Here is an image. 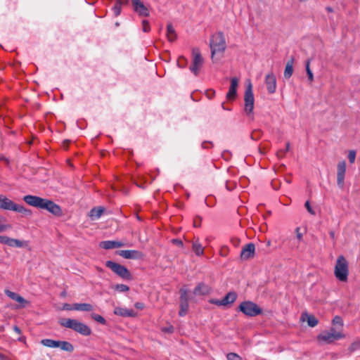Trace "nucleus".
I'll return each instance as SVG.
<instances>
[{
    "label": "nucleus",
    "mask_w": 360,
    "mask_h": 360,
    "mask_svg": "<svg viewBox=\"0 0 360 360\" xmlns=\"http://www.w3.org/2000/svg\"><path fill=\"white\" fill-rule=\"evenodd\" d=\"M13 330L18 335L21 334V330L20 329V328L17 326H13Z\"/></svg>",
    "instance_id": "58"
},
{
    "label": "nucleus",
    "mask_w": 360,
    "mask_h": 360,
    "mask_svg": "<svg viewBox=\"0 0 360 360\" xmlns=\"http://www.w3.org/2000/svg\"><path fill=\"white\" fill-rule=\"evenodd\" d=\"M27 244L26 241H22L18 239L10 238L8 246L12 248H23L27 246Z\"/></svg>",
    "instance_id": "28"
},
{
    "label": "nucleus",
    "mask_w": 360,
    "mask_h": 360,
    "mask_svg": "<svg viewBox=\"0 0 360 360\" xmlns=\"http://www.w3.org/2000/svg\"><path fill=\"white\" fill-rule=\"evenodd\" d=\"M16 203L6 196L0 195V209L4 210L14 211Z\"/></svg>",
    "instance_id": "16"
},
{
    "label": "nucleus",
    "mask_w": 360,
    "mask_h": 360,
    "mask_svg": "<svg viewBox=\"0 0 360 360\" xmlns=\"http://www.w3.org/2000/svg\"><path fill=\"white\" fill-rule=\"evenodd\" d=\"M210 292V288L203 283H198L193 290V294L195 295H205L209 294Z\"/></svg>",
    "instance_id": "19"
},
{
    "label": "nucleus",
    "mask_w": 360,
    "mask_h": 360,
    "mask_svg": "<svg viewBox=\"0 0 360 360\" xmlns=\"http://www.w3.org/2000/svg\"><path fill=\"white\" fill-rule=\"evenodd\" d=\"M100 247L105 249H113L124 246V243L116 240H104L100 243Z\"/></svg>",
    "instance_id": "18"
},
{
    "label": "nucleus",
    "mask_w": 360,
    "mask_h": 360,
    "mask_svg": "<svg viewBox=\"0 0 360 360\" xmlns=\"http://www.w3.org/2000/svg\"><path fill=\"white\" fill-rule=\"evenodd\" d=\"M129 2V0H122V5L127 4Z\"/></svg>",
    "instance_id": "61"
},
{
    "label": "nucleus",
    "mask_w": 360,
    "mask_h": 360,
    "mask_svg": "<svg viewBox=\"0 0 360 360\" xmlns=\"http://www.w3.org/2000/svg\"><path fill=\"white\" fill-rule=\"evenodd\" d=\"M188 309V302H180L179 316H184L186 314Z\"/></svg>",
    "instance_id": "31"
},
{
    "label": "nucleus",
    "mask_w": 360,
    "mask_h": 360,
    "mask_svg": "<svg viewBox=\"0 0 360 360\" xmlns=\"http://www.w3.org/2000/svg\"><path fill=\"white\" fill-rule=\"evenodd\" d=\"M117 254L124 259H139L143 257L141 252L135 250H122L118 251Z\"/></svg>",
    "instance_id": "11"
},
{
    "label": "nucleus",
    "mask_w": 360,
    "mask_h": 360,
    "mask_svg": "<svg viewBox=\"0 0 360 360\" xmlns=\"http://www.w3.org/2000/svg\"><path fill=\"white\" fill-rule=\"evenodd\" d=\"M238 86V79L233 77L231 79V84L228 93L226 94V98L228 100H234L237 95V88Z\"/></svg>",
    "instance_id": "14"
},
{
    "label": "nucleus",
    "mask_w": 360,
    "mask_h": 360,
    "mask_svg": "<svg viewBox=\"0 0 360 360\" xmlns=\"http://www.w3.org/2000/svg\"><path fill=\"white\" fill-rule=\"evenodd\" d=\"M192 249L198 256H200L204 253V248L198 241L193 242Z\"/></svg>",
    "instance_id": "30"
},
{
    "label": "nucleus",
    "mask_w": 360,
    "mask_h": 360,
    "mask_svg": "<svg viewBox=\"0 0 360 360\" xmlns=\"http://www.w3.org/2000/svg\"><path fill=\"white\" fill-rule=\"evenodd\" d=\"M210 46L211 49V58L214 62L215 55L217 53H223L226 47L225 38L221 32L212 36Z\"/></svg>",
    "instance_id": "3"
},
{
    "label": "nucleus",
    "mask_w": 360,
    "mask_h": 360,
    "mask_svg": "<svg viewBox=\"0 0 360 360\" xmlns=\"http://www.w3.org/2000/svg\"><path fill=\"white\" fill-rule=\"evenodd\" d=\"M74 310L91 311L94 309V307L88 303H75L73 304Z\"/></svg>",
    "instance_id": "23"
},
{
    "label": "nucleus",
    "mask_w": 360,
    "mask_h": 360,
    "mask_svg": "<svg viewBox=\"0 0 360 360\" xmlns=\"http://www.w3.org/2000/svg\"><path fill=\"white\" fill-rule=\"evenodd\" d=\"M115 289L120 292H127L129 290V288L124 284H117L115 285Z\"/></svg>",
    "instance_id": "35"
},
{
    "label": "nucleus",
    "mask_w": 360,
    "mask_h": 360,
    "mask_svg": "<svg viewBox=\"0 0 360 360\" xmlns=\"http://www.w3.org/2000/svg\"><path fill=\"white\" fill-rule=\"evenodd\" d=\"M0 360H9V359H6L3 356H0Z\"/></svg>",
    "instance_id": "64"
},
{
    "label": "nucleus",
    "mask_w": 360,
    "mask_h": 360,
    "mask_svg": "<svg viewBox=\"0 0 360 360\" xmlns=\"http://www.w3.org/2000/svg\"><path fill=\"white\" fill-rule=\"evenodd\" d=\"M103 212L104 208L102 207H94L90 210L89 216L92 220H96L101 217Z\"/></svg>",
    "instance_id": "21"
},
{
    "label": "nucleus",
    "mask_w": 360,
    "mask_h": 360,
    "mask_svg": "<svg viewBox=\"0 0 360 360\" xmlns=\"http://www.w3.org/2000/svg\"><path fill=\"white\" fill-rule=\"evenodd\" d=\"M59 323L61 326L72 329L84 336H89L91 334V328L77 319H63L59 321Z\"/></svg>",
    "instance_id": "2"
},
{
    "label": "nucleus",
    "mask_w": 360,
    "mask_h": 360,
    "mask_svg": "<svg viewBox=\"0 0 360 360\" xmlns=\"http://www.w3.org/2000/svg\"><path fill=\"white\" fill-rule=\"evenodd\" d=\"M5 294L8 297H10L11 299L13 300H15L16 297H18V294L14 292H12L9 290H5Z\"/></svg>",
    "instance_id": "43"
},
{
    "label": "nucleus",
    "mask_w": 360,
    "mask_h": 360,
    "mask_svg": "<svg viewBox=\"0 0 360 360\" xmlns=\"http://www.w3.org/2000/svg\"><path fill=\"white\" fill-rule=\"evenodd\" d=\"M228 360H242L240 356L236 353H229L227 354Z\"/></svg>",
    "instance_id": "42"
},
{
    "label": "nucleus",
    "mask_w": 360,
    "mask_h": 360,
    "mask_svg": "<svg viewBox=\"0 0 360 360\" xmlns=\"http://www.w3.org/2000/svg\"><path fill=\"white\" fill-rule=\"evenodd\" d=\"M265 84L267 91L269 94H272L276 90V78L275 75L271 72L268 73L265 77Z\"/></svg>",
    "instance_id": "10"
},
{
    "label": "nucleus",
    "mask_w": 360,
    "mask_h": 360,
    "mask_svg": "<svg viewBox=\"0 0 360 360\" xmlns=\"http://www.w3.org/2000/svg\"><path fill=\"white\" fill-rule=\"evenodd\" d=\"M41 344L46 347L56 348L58 345V340H54L52 339H43L41 340Z\"/></svg>",
    "instance_id": "29"
},
{
    "label": "nucleus",
    "mask_w": 360,
    "mask_h": 360,
    "mask_svg": "<svg viewBox=\"0 0 360 360\" xmlns=\"http://www.w3.org/2000/svg\"><path fill=\"white\" fill-rule=\"evenodd\" d=\"M286 152L283 150H279L276 153V155L278 158H283L285 156Z\"/></svg>",
    "instance_id": "54"
},
{
    "label": "nucleus",
    "mask_w": 360,
    "mask_h": 360,
    "mask_svg": "<svg viewBox=\"0 0 360 360\" xmlns=\"http://www.w3.org/2000/svg\"><path fill=\"white\" fill-rule=\"evenodd\" d=\"M135 12L140 16L147 17L149 15L148 8L140 0H131Z\"/></svg>",
    "instance_id": "12"
},
{
    "label": "nucleus",
    "mask_w": 360,
    "mask_h": 360,
    "mask_svg": "<svg viewBox=\"0 0 360 360\" xmlns=\"http://www.w3.org/2000/svg\"><path fill=\"white\" fill-rule=\"evenodd\" d=\"M91 318H92L94 320H95L96 321H97V322H98V323H101V324H103V325H104V324H105V323H106V321H105V319H104L102 316H101V315H99V314H92L91 315Z\"/></svg>",
    "instance_id": "34"
},
{
    "label": "nucleus",
    "mask_w": 360,
    "mask_h": 360,
    "mask_svg": "<svg viewBox=\"0 0 360 360\" xmlns=\"http://www.w3.org/2000/svg\"><path fill=\"white\" fill-rule=\"evenodd\" d=\"M122 5V0H117L115 6L112 8V11L115 17L118 16L121 13V6Z\"/></svg>",
    "instance_id": "32"
},
{
    "label": "nucleus",
    "mask_w": 360,
    "mask_h": 360,
    "mask_svg": "<svg viewBox=\"0 0 360 360\" xmlns=\"http://www.w3.org/2000/svg\"><path fill=\"white\" fill-rule=\"evenodd\" d=\"M304 316L307 317V323L310 327H315L318 324L319 321L314 315L303 314L301 317L302 321H304Z\"/></svg>",
    "instance_id": "26"
},
{
    "label": "nucleus",
    "mask_w": 360,
    "mask_h": 360,
    "mask_svg": "<svg viewBox=\"0 0 360 360\" xmlns=\"http://www.w3.org/2000/svg\"><path fill=\"white\" fill-rule=\"evenodd\" d=\"M290 144L289 142H287L286 143V147H285V149L284 150L285 152H288L290 150Z\"/></svg>",
    "instance_id": "60"
},
{
    "label": "nucleus",
    "mask_w": 360,
    "mask_h": 360,
    "mask_svg": "<svg viewBox=\"0 0 360 360\" xmlns=\"http://www.w3.org/2000/svg\"><path fill=\"white\" fill-rule=\"evenodd\" d=\"M334 274L337 279L346 282L349 275L348 262L345 257L340 255L338 257L334 269Z\"/></svg>",
    "instance_id": "4"
},
{
    "label": "nucleus",
    "mask_w": 360,
    "mask_h": 360,
    "mask_svg": "<svg viewBox=\"0 0 360 360\" xmlns=\"http://www.w3.org/2000/svg\"><path fill=\"white\" fill-rule=\"evenodd\" d=\"M114 314L122 317H135L137 315L136 312L133 309H127L120 307L115 308Z\"/></svg>",
    "instance_id": "17"
},
{
    "label": "nucleus",
    "mask_w": 360,
    "mask_h": 360,
    "mask_svg": "<svg viewBox=\"0 0 360 360\" xmlns=\"http://www.w3.org/2000/svg\"><path fill=\"white\" fill-rule=\"evenodd\" d=\"M345 172L346 162L345 160H342L337 166V184L340 188L344 187Z\"/></svg>",
    "instance_id": "9"
},
{
    "label": "nucleus",
    "mask_w": 360,
    "mask_h": 360,
    "mask_svg": "<svg viewBox=\"0 0 360 360\" xmlns=\"http://www.w3.org/2000/svg\"><path fill=\"white\" fill-rule=\"evenodd\" d=\"M142 29L144 32H150V26L148 20H143L142 21Z\"/></svg>",
    "instance_id": "39"
},
{
    "label": "nucleus",
    "mask_w": 360,
    "mask_h": 360,
    "mask_svg": "<svg viewBox=\"0 0 360 360\" xmlns=\"http://www.w3.org/2000/svg\"><path fill=\"white\" fill-rule=\"evenodd\" d=\"M69 142H70L69 140L63 141V147L65 148H68Z\"/></svg>",
    "instance_id": "59"
},
{
    "label": "nucleus",
    "mask_w": 360,
    "mask_h": 360,
    "mask_svg": "<svg viewBox=\"0 0 360 360\" xmlns=\"http://www.w3.org/2000/svg\"><path fill=\"white\" fill-rule=\"evenodd\" d=\"M359 349H360V341L353 342L348 349L350 352H353Z\"/></svg>",
    "instance_id": "37"
},
{
    "label": "nucleus",
    "mask_w": 360,
    "mask_h": 360,
    "mask_svg": "<svg viewBox=\"0 0 360 360\" xmlns=\"http://www.w3.org/2000/svg\"><path fill=\"white\" fill-rule=\"evenodd\" d=\"M23 200L30 206L46 210L56 216H60L62 214L60 206L52 200L32 195H25Z\"/></svg>",
    "instance_id": "1"
},
{
    "label": "nucleus",
    "mask_w": 360,
    "mask_h": 360,
    "mask_svg": "<svg viewBox=\"0 0 360 360\" xmlns=\"http://www.w3.org/2000/svg\"><path fill=\"white\" fill-rule=\"evenodd\" d=\"M306 72L308 77V80L310 82H312L314 81V75L312 71L310 69V60H308L306 63Z\"/></svg>",
    "instance_id": "33"
},
{
    "label": "nucleus",
    "mask_w": 360,
    "mask_h": 360,
    "mask_svg": "<svg viewBox=\"0 0 360 360\" xmlns=\"http://www.w3.org/2000/svg\"><path fill=\"white\" fill-rule=\"evenodd\" d=\"M293 65H294V58L291 57L286 63L285 70H284V77L285 79H289L292 73H293Z\"/></svg>",
    "instance_id": "20"
},
{
    "label": "nucleus",
    "mask_w": 360,
    "mask_h": 360,
    "mask_svg": "<svg viewBox=\"0 0 360 360\" xmlns=\"http://www.w3.org/2000/svg\"><path fill=\"white\" fill-rule=\"evenodd\" d=\"M134 307L138 309H143L144 308V304L142 302H136Z\"/></svg>",
    "instance_id": "56"
},
{
    "label": "nucleus",
    "mask_w": 360,
    "mask_h": 360,
    "mask_svg": "<svg viewBox=\"0 0 360 360\" xmlns=\"http://www.w3.org/2000/svg\"><path fill=\"white\" fill-rule=\"evenodd\" d=\"M16 302H19V303H21V304H24V303H27V302L22 297L20 296V295H18V297H16L15 300Z\"/></svg>",
    "instance_id": "52"
},
{
    "label": "nucleus",
    "mask_w": 360,
    "mask_h": 360,
    "mask_svg": "<svg viewBox=\"0 0 360 360\" xmlns=\"http://www.w3.org/2000/svg\"><path fill=\"white\" fill-rule=\"evenodd\" d=\"M356 158V151L350 150L348 154V159L351 164H353L355 162Z\"/></svg>",
    "instance_id": "40"
},
{
    "label": "nucleus",
    "mask_w": 360,
    "mask_h": 360,
    "mask_svg": "<svg viewBox=\"0 0 360 360\" xmlns=\"http://www.w3.org/2000/svg\"><path fill=\"white\" fill-rule=\"evenodd\" d=\"M10 238L6 236H0V243L5 244L8 246Z\"/></svg>",
    "instance_id": "45"
},
{
    "label": "nucleus",
    "mask_w": 360,
    "mask_h": 360,
    "mask_svg": "<svg viewBox=\"0 0 360 360\" xmlns=\"http://www.w3.org/2000/svg\"><path fill=\"white\" fill-rule=\"evenodd\" d=\"M62 309L63 310L70 311V310H74V308H73V305H71L70 304L65 303V304H63V306L62 307Z\"/></svg>",
    "instance_id": "49"
},
{
    "label": "nucleus",
    "mask_w": 360,
    "mask_h": 360,
    "mask_svg": "<svg viewBox=\"0 0 360 360\" xmlns=\"http://www.w3.org/2000/svg\"><path fill=\"white\" fill-rule=\"evenodd\" d=\"M229 248L227 246H222L220 249V255L223 257H226L228 255Z\"/></svg>",
    "instance_id": "46"
},
{
    "label": "nucleus",
    "mask_w": 360,
    "mask_h": 360,
    "mask_svg": "<svg viewBox=\"0 0 360 360\" xmlns=\"http://www.w3.org/2000/svg\"><path fill=\"white\" fill-rule=\"evenodd\" d=\"M326 10H327V11H328V12H332V11H333V8H332L331 7H327V8H326Z\"/></svg>",
    "instance_id": "62"
},
{
    "label": "nucleus",
    "mask_w": 360,
    "mask_h": 360,
    "mask_svg": "<svg viewBox=\"0 0 360 360\" xmlns=\"http://www.w3.org/2000/svg\"><path fill=\"white\" fill-rule=\"evenodd\" d=\"M10 229H11V226L10 224H1L0 225V233Z\"/></svg>",
    "instance_id": "50"
},
{
    "label": "nucleus",
    "mask_w": 360,
    "mask_h": 360,
    "mask_svg": "<svg viewBox=\"0 0 360 360\" xmlns=\"http://www.w3.org/2000/svg\"><path fill=\"white\" fill-rule=\"evenodd\" d=\"M172 243L179 247L183 246V242H182V240H179V239H173Z\"/></svg>",
    "instance_id": "55"
},
{
    "label": "nucleus",
    "mask_w": 360,
    "mask_h": 360,
    "mask_svg": "<svg viewBox=\"0 0 360 360\" xmlns=\"http://www.w3.org/2000/svg\"><path fill=\"white\" fill-rule=\"evenodd\" d=\"M318 340L320 342H323L326 344H330L339 339L338 336L336 334L329 333L326 331H323L320 335H319Z\"/></svg>",
    "instance_id": "15"
},
{
    "label": "nucleus",
    "mask_w": 360,
    "mask_h": 360,
    "mask_svg": "<svg viewBox=\"0 0 360 360\" xmlns=\"http://www.w3.org/2000/svg\"><path fill=\"white\" fill-rule=\"evenodd\" d=\"M206 144H207V143H206V142L202 143V147H203V148H206V147H207V145H206Z\"/></svg>",
    "instance_id": "63"
},
{
    "label": "nucleus",
    "mask_w": 360,
    "mask_h": 360,
    "mask_svg": "<svg viewBox=\"0 0 360 360\" xmlns=\"http://www.w3.org/2000/svg\"><path fill=\"white\" fill-rule=\"evenodd\" d=\"M206 95L208 97V98L211 99V98H212L214 96L215 91L214 90H212V89L209 90V91H207Z\"/></svg>",
    "instance_id": "51"
},
{
    "label": "nucleus",
    "mask_w": 360,
    "mask_h": 360,
    "mask_svg": "<svg viewBox=\"0 0 360 360\" xmlns=\"http://www.w3.org/2000/svg\"><path fill=\"white\" fill-rule=\"evenodd\" d=\"M14 212L21 213L26 217H31L32 214V212L30 210L27 209L24 206L18 204H16L15 205Z\"/></svg>",
    "instance_id": "27"
},
{
    "label": "nucleus",
    "mask_w": 360,
    "mask_h": 360,
    "mask_svg": "<svg viewBox=\"0 0 360 360\" xmlns=\"http://www.w3.org/2000/svg\"><path fill=\"white\" fill-rule=\"evenodd\" d=\"M180 292H181L180 302H182V301L188 302L187 290L181 289L180 290Z\"/></svg>",
    "instance_id": "41"
},
{
    "label": "nucleus",
    "mask_w": 360,
    "mask_h": 360,
    "mask_svg": "<svg viewBox=\"0 0 360 360\" xmlns=\"http://www.w3.org/2000/svg\"><path fill=\"white\" fill-rule=\"evenodd\" d=\"M255 246L253 243H250L246 244L241 250L240 258L246 260L252 258L255 255Z\"/></svg>",
    "instance_id": "13"
},
{
    "label": "nucleus",
    "mask_w": 360,
    "mask_h": 360,
    "mask_svg": "<svg viewBox=\"0 0 360 360\" xmlns=\"http://www.w3.org/2000/svg\"><path fill=\"white\" fill-rule=\"evenodd\" d=\"M192 57V65L189 69L195 76H197L198 75L204 63V59L202 57L200 49L198 48L193 49Z\"/></svg>",
    "instance_id": "7"
},
{
    "label": "nucleus",
    "mask_w": 360,
    "mask_h": 360,
    "mask_svg": "<svg viewBox=\"0 0 360 360\" xmlns=\"http://www.w3.org/2000/svg\"><path fill=\"white\" fill-rule=\"evenodd\" d=\"M237 299V294L235 292H229L221 300L222 306H226L233 303Z\"/></svg>",
    "instance_id": "22"
},
{
    "label": "nucleus",
    "mask_w": 360,
    "mask_h": 360,
    "mask_svg": "<svg viewBox=\"0 0 360 360\" xmlns=\"http://www.w3.org/2000/svg\"><path fill=\"white\" fill-rule=\"evenodd\" d=\"M210 303L218 305V306H221L223 302H221V300H210Z\"/></svg>",
    "instance_id": "57"
},
{
    "label": "nucleus",
    "mask_w": 360,
    "mask_h": 360,
    "mask_svg": "<svg viewBox=\"0 0 360 360\" xmlns=\"http://www.w3.org/2000/svg\"><path fill=\"white\" fill-rule=\"evenodd\" d=\"M58 347H59L61 350L65 351L68 352H72L75 349L74 346L68 341H59L58 340Z\"/></svg>",
    "instance_id": "25"
},
{
    "label": "nucleus",
    "mask_w": 360,
    "mask_h": 360,
    "mask_svg": "<svg viewBox=\"0 0 360 360\" xmlns=\"http://www.w3.org/2000/svg\"><path fill=\"white\" fill-rule=\"evenodd\" d=\"M304 206L306 207V209L307 210V211L311 214H313L314 215L315 214V212L314 210L312 209V207H311V205L309 203V201H307L304 204Z\"/></svg>",
    "instance_id": "47"
},
{
    "label": "nucleus",
    "mask_w": 360,
    "mask_h": 360,
    "mask_svg": "<svg viewBox=\"0 0 360 360\" xmlns=\"http://www.w3.org/2000/svg\"><path fill=\"white\" fill-rule=\"evenodd\" d=\"M105 266L122 279L131 281L133 278L129 271L123 265L112 261H107Z\"/></svg>",
    "instance_id": "5"
},
{
    "label": "nucleus",
    "mask_w": 360,
    "mask_h": 360,
    "mask_svg": "<svg viewBox=\"0 0 360 360\" xmlns=\"http://www.w3.org/2000/svg\"><path fill=\"white\" fill-rule=\"evenodd\" d=\"M245 112L247 115H250L253 112L255 98L252 92V84L250 82L247 86L244 94Z\"/></svg>",
    "instance_id": "8"
},
{
    "label": "nucleus",
    "mask_w": 360,
    "mask_h": 360,
    "mask_svg": "<svg viewBox=\"0 0 360 360\" xmlns=\"http://www.w3.org/2000/svg\"><path fill=\"white\" fill-rule=\"evenodd\" d=\"M201 224V218L200 217L194 219L193 224L195 227H199Z\"/></svg>",
    "instance_id": "53"
},
{
    "label": "nucleus",
    "mask_w": 360,
    "mask_h": 360,
    "mask_svg": "<svg viewBox=\"0 0 360 360\" xmlns=\"http://www.w3.org/2000/svg\"><path fill=\"white\" fill-rule=\"evenodd\" d=\"M295 234H296V237H297V240L299 241H301L303 238V233L301 232L300 228L297 227L295 229Z\"/></svg>",
    "instance_id": "44"
},
{
    "label": "nucleus",
    "mask_w": 360,
    "mask_h": 360,
    "mask_svg": "<svg viewBox=\"0 0 360 360\" xmlns=\"http://www.w3.org/2000/svg\"><path fill=\"white\" fill-rule=\"evenodd\" d=\"M176 33L171 23L168 24L167 26V37L168 40L173 42L176 39Z\"/></svg>",
    "instance_id": "24"
},
{
    "label": "nucleus",
    "mask_w": 360,
    "mask_h": 360,
    "mask_svg": "<svg viewBox=\"0 0 360 360\" xmlns=\"http://www.w3.org/2000/svg\"><path fill=\"white\" fill-rule=\"evenodd\" d=\"M326 332L329 333H334L336 334L338 336V339H341L344 338V335L338 330H337L335 328H331L330 330H326Z\"/></svg>",
    "instance_id": "36"
},
{
    "label": "nucleus",
    "mask_w": 360,
    "mask_h": 360,
    "mask_svg": "<svg viewBox=\"0 0 360 360\" xmlns=\"http://www.w3.org/2000/svg\"><path fill=\"white\" fill-rule=\"evenodd\" d=\"M162 331L167 333H172L174 332V327L172 326H169L167 327L162 328Z\"/></svg>",
    "instance_id": "48"
},
{
    "label": "nucleus",
    "mask_w": 360,
    "mask_h": 360,
    "mask_svg": "<svg viewBox=\"0 0 360 360\" xmlns=\"http://www.w3.org/2000/svg\"><path fill=\"white\" fill-rule=\"evenodd\" d=\"M333 323L334 325H339L340 329L342 328V325H343V322H342V319L340 316H335L333 319Z\"/></svg>",
    "instance_id": "38"
},
{
    "label": "nucleus",
    "mask_w": 360,
    "mask_h": 360,
    "mask_svg": "<svg viewBox=\"0 0 360 360\" xmlns=\"http://www.w3.org/2000/svg\"><path fill=\"white\" fill-rule=\"evenodd\" d=\"M238 309L248 316H256L262 313V309L255 302L244 301L238 306Z\"/></svg>",
    "instance_id": "6"
}]
</instances>
